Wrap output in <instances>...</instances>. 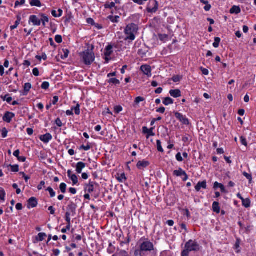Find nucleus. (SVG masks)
<instances>
[{
  "instance_id": "nucleus-1",
  "label": "nucleus",
  "mask_w": 256,
  "mask_h": 256,
  "mask_svg": "<svg viewBox=\"0 0 256 256\" xmlns=\"http://www.w3.org/2000/svg\"><path fill=\"white\" fill-rule=\"evenodd\" d=\"M138 30V27L135 24L132 23L127 25L124 31L126 35L125 40H134L136 38V35L137 34Z\"/></svg>"
},
{
  "instance_id": "nucleus-2",
  "label": "nucleus",
  "mask_w": 256,
  "mask_h": 256,
  "mask_svg": "<svg viewBox=\"0 0 256 256\" xmlns=\"http://www.w3.org/2000/svg\"><path fill=\"white\" fill-rule=\"evenodd\" d=\"M80 56L83 62L86 65H90L95 58L94 53L89 50L80 53Z\"/></svg>"
},
{
  "instance_id": "nucleus-3",
  "label": "nucleus",
  "mask_w": 256,
  "mask_h": 256,
  "mask_svg": "<svg viewBox=\"0 0 256 256\" xmlns=\"http://www.w3.org/2000/svg\"><path fill=\"white\" fill-rule=\"evenodd\" d=\"M185 249L188 251H198L200 246L196 242L195 240H190L185 244Z\"/></svg>"
},
{
  "instance_id": "nucleus-4",
  "label": "nucleus",
  "mask_w": 256,
  "mask_h": 256,
  "mask_svg": "<svg viewBox=\"0 0 256 256\" xmlns=\"http://www.w3.org/2000/svg\"><path fill=\"white\" fill-rule=\"evenodd\" d=\"M141 250L144 252H150L154 250V246L152 242L150 241H144L142 242L140 246Z\"/></svg>"
},
{
  "instance_id": "nucleus-5",
  "label": "nucleus",
  "mask_w": 256,
  "mask_h": 256,
  "mask_svg": "<svg viewBox=\"0 0 256 256\" xmlns=\"http://www.w3.org/2000/svg\"><path fill=\"white\" fill-rule=\"evenodd\" d=\"M158 2L156 0H150L149 4L147 8V10L148 12H156L158 10Z\"/></svg>"
},
{
  "instance_id": "nucleus-6",
  "label": "nucleus",
  "mask_w": 256,
  "mask_h": 256,
  "mask_svg": "<svg viewBox=\"0 0 256 256\" xmlns=\"http://www.w3.org/2000/svg\"><path fill=\"white\" fill-rule=\"evenodd\" d=\"M174 114L176 118L178 119L182 124L186 125L189 124V120L185 116H184L182 114L178 112H175Z\"/></svg>"
},
{
  "instance_id": "nucleus-7",
  "label": "nucleus",
  "mask_w": 256,
  "mask_h": 256,
  "mask_svg": "<svg viewBox=\"0 0 256 256\" xmlns=\"http://www.w3.org/2000/svg\"><path fill=\"white\" fill-rule=\"evenodd\" d=\"M140 70L144 74L148 76H151V68L148 65H143L141 66Z\"/></svg>"
},
{
  "instance_id": "nucleus-8",
  "label": "nucleus",
  "mask_w": 256,
  "mask_h": 256,
  "mask_svg": "<svg viewBox=\"0 0 256 256\" xmlns=\"http://www.w3.org/2000/svg\"><path fill=\"white\" fill-rule=\"evenodd\" d=\"M38 204V202L36 198L32 197L30 198L28 201V208H34Z\"/></svg>"
},
{
  "instance_id": "nucleus-9",
  "label": "nucleus",
  "mask_w": 256,
  "mask_h": 256,
  "mask_svg": "<svg viewBox=\"0 0 256 256\" xmlns=\"http://www.w3.org/2000/svg\"><path fill=\"white\" fill-rule=\"evenodd\" d=\"M30 22H31L34 26H40L41 24L40 20L34 15L31 16L30 18Z\"/></svg>"
},
{
  "instance_id": "nucleus-10",
  "label": "nucleus",
  "mask_w": 256,
  "mask_h": 256,
  "mask_svg": "<svg viewBox=\"0 0 256 256\" xmlns=\"http://www.w3.org/2000/svg\"><path fill=\"white\" fill-rule=\"evenodd\" d=\"M52 138V136L50 134H46L40 136V140L45 143L48 142Z\"/></svg>"
},
{
  "instance_id": "nucleus-11",
  "label": "nucleus",
  "mask_w": 256,
  "mask_h": 256,
  "mask_svg": "<svg viewBox=\"0 0 256 256\" xmlns=\"http://www.w3.org/2000/svg\"><path fill=\"white\" fill-rule=\"evenodd\" d=\"M14 116V114H12V112H7L4 115V116L3 117V120L4 121H5L7 122H10L12 120V118Z\"/></svg>"
},
{
  "instance_id": "nucleus-12",
  "label": "nucleus",
  "mask_w": 256,
  "mask_h": 256,
  "mask_svg": "<svg viewBox=\"0 0 256 256\" xmlns=\"http://www.w3.org/2000/svg\"><path fill=\"white\" fill-rule=\"evenodd\" d=\"M86 167V164L82 162H78L76 166V172L78 174H80L84 168Z\"/></svg>"
},
{
  "instance_id": "nucleus-13",
  "label": "nucleus",
  "mask_w": 256,
  "mask_h": 256,
  "mask_svg": "<svg viewBox=\"0 0 256 256\" xmlns=\"http://www.w3.org/2000/svg\"><path fill=\"white\" fill-rule=\"evenodd\" d=\"M201 188L206 189V181L198 182L197 185L195 186V188L197 192L200 190Z\"/></svg>"
},
{
  "instance_id": "nucleus-14",
  "label": "nucleus",
  "mask_w": 256,
  "mask_h": 256,
  "mask_svg": "<svg viewBox=\"0 0 256 256\" xmlns=\"http://www.w3.org/2000/svg\"><path fill=\"white\" fill-rule=\"evenodd\" d=\"M71 214H72V213L68 211H67L66 214V220L67 222L66 228L68 230H70V228L71 224L70 216Z\"/></svg>"
},
{
  "instance_id": "nucleus-15",
  "label": "nucleus",
  "mask_w": 256,
  "mask_h": 256,
  "mask_svg": "<svg viewBox=\"0 0 256 256\" xmlns=\"http://www.w3.org/2000/svg\"><path fill=\"white\" fill-rule=\"evenodd\" d=\"M170 96L174 98H178L181 96V92L179 90H172L170 91Z\"/></svg>"
},
{
  "instance_id": "nucleus-16",
  "label": "nucleus",
  "mask_w": 256,
  "mask_h": 256,
  "mask_svg": "<svg viewBox=\"0 0 256 256\" xmlns=\"http://www.w3.org/2000/svg\"><path fill=\"white\" fill-rule=\"evenodd\" d=\"M76 206L73 202H72L68 206V211L72 213V215H74L76 214Z\"/></svg>"
},
{
  "instance_id": "nucleus-17",
  "label": "nucleus",
  "mask_w": 256,
  "mask_h": 256,
  "mask_svg": "<svg viewBox=\"0 0 256 256\" xmlns=\"http://www.w3.org/2000/svg\"><path fill=\"white\" fill-rule=\"evenodd\" d=\"M154 128H151L150 129H148L146 126H144L142 128L143 132L144 134H148V136H147V138H148L150 136H154V134L153 132Z\"/></svg>"
},
{
  "instance_id": "nucleus-18",
  "label": "nucleus",
  "mask_w": 256,
  "mask_h": 256,
  "mask_svg": "<svg viewBox=\"0 0 256 256\" xmlns=\"http://www.w3.org/2000/svg\"><path fill=\"white\" fill-rule=\"evenodd\" d=\"M149 164V163L148 162L146 161H139L137 164V167L139 169H142L144 168H146L148 165Z\"/></svg>"
},
{
  "instance_id": "nucleus-19",
  "label": "nucleus",
  "mask_w": 256,
  "mask_h": 256,
  "mask_svg": "<svg viewBox=\"0 0 256 256\" xmlns=\"http://www.w3.org/2000/svg\"><path fill=\"white\" fill-rule=\"evenodd\" d=\"M96 184L94 182H90L86 186V190L90 192L91 193L94 191V185Z\"/></svg>"
},
{
  "instance_id": "nucleus-20",
  "label": "nucleus",
  "mask_w": 256,
  "mask_h": 256,
  "mask_svg": "<svg viewBox=\"0 0 256 256\" xmlns=\"http://www.w3.org/2000/svg\"><path fill=\"white\" fill-rule=\"evenodd\" d=\"M212 209L214 212L217 214H219L220 212V208L219 206V203L216 202H214L212 204Z\"/></svg>"
},
{
  "instance_id": "nucleus-21",
  "label": "nucleus",
  "mask_w": 256,
  "mask_h": 256,
  "mask_svg": "<svg viewBox=\"0 0 256 256\" xmlns=\"http://www.w3.org/2000/svg\"><path fill=\"white\" fill-rule=\"evenodd\" d=\"M240 8L239 6H234L230 10V14H238L240 12Z\"/></svg>"
},
{
  "instance_id": "nucleus-22",
  "label": "nucleus",
  "mask_w": 256,
  "mask_h": 256,
  "mask_svg": "<svg viewBox=\"0 0 256 256\" xmlns=\"http://www.w3.org/2000/svg\"><path fill=\"white\" fill-rule=\"evenodd\" d=\"M218 188H220V190L222 192H226L225 188L224 186V185L222 184H220L218 182H216L214 184V188L216 189Z\"/></svg>"
},
{
  "instance_id": "nucleus-23",
  "label": "nucleus",
  "mask_w": 256,
  "mask_h": 256,
  "mask_svg": "<svg viewBox=\"0 0 256 256\" xmlns=\"http://www.w3.org/2000/svg\"><path fill=\"white\" fill-rule=\"evenodd\" d=\"M30 4L32 6L40 7L42 6V4L40 0H31Z\"/></svg>"
},
{
  "instance_id": "nucleus-24",
  "label": "nucleus",
  "mask_w": 256,
  "mask_h": 256,
  "mask_svg": "<svg viewBox=\"0 0 256 256\" xmlns=\"http://www.w3.org/2000/svg\"><path fill=\"white\" fill-rule=\"evenodd\" d=\"M40 16L42 17L41 20H40L41 22H42L43 26H45L46 23L48 22H49V18L47 16H46L44 14H42L40 15Z\"/></svg>"
},
{
  "instance_id": "nucleus-25",
  "label": "nucleus",
  "mask_w": 256,
  "mask_h": 256,
  "mask_svg": "<svg viewBox=\"0 0 256 256\" xmlns=\"http://www.w3.org/2000/svg\"><path fill=\"white\" fill-rule=\"evenodd\" d=\"M46 236L45 233L40 232L38 234V236L36 237V240L38 242H42L44 238Z\"/></svg>"
},
{
  "instance_id": "nucleus-26",
  "label": "nucleus",
  "mask_w": 256,
  "mask_h": 256,
  "mask_svg": "<svg viewBox=\"0 0 256 256\" xmlns=\"http://www.w3.org/2000/svg\"><path fill=\"white\" fill-rule=\"evenodd\" d=\"M174 174L177 176H182L183 174H185V172L180 168L178 170H174Z\"/></svg>"
},
{
  "instance_id": "nucleus-27",
  "label": "nucleus",
  "mask_w": 256,
  "mask_h": 256,
  "mask_svg": "<svg viewBox=\"0 0 256 256\" xmlns=\"http://www.w3.org/2000/svg\"><path fill=\"white\" fill-rule=\"evenodd\" d=\"M242 206L246 208H249L250 206V200L249 198H243L242 200Z\"/></svg>"
},
{
  "instance_id": "nucleus-28",
  "label": "nucleus",
  "mask_w": 256,
  "mask_h": 256,
  "mask_svg": "<svg viewBox=\"0 0 256 256\" xmlns=\"http://www.w3.org/2000/svg\"><path fill=\"white\" fill-rule=\"evenodd\" d=\"M173 103H174L173 100L170 97L166 98L163 101V104L165 106H168V105H169L170 104H172Z\"/></svg>"
},
{
  "instance_id": "nucleus-29",
  "label": "nucleus",
  "mask_w": 256,
  "mask_h": 256,
  "mask_svg": "<svg viewBox=\"0 0 256 256\" xmlns=\"http://www.w3.org/2000/svg\"><path fill=\"white\" fill-rule=\"evenodd\" d=\"M112 47L110 45H108L106 48V52H105L106 56H110L112 54Z\"/></svg>"
},
{
  "instance_id": "nucleus-30",
  "label": "nucleus",
  "mask_w": 256,
  "mask_h": 256,
  "mask_svg": "<svg viewBox=\"0 0 256 256\" xmlns=\"http://www.w3.org/2000/svg\"><path fill=\"white\" fill-rule=\"evenodd\" d=\"M70 178L72 180L74 185L78 184V178L75 174H73V176H71Z\"/></svg>"
},
{
  "instance_id": "nucleus-31",
  "label": "nucleus",
  "mask_w": 256,
  "mask_h": 256,
  "mask_svg": "<svg viewBox=\"0 0 256 256\" xmlns=\"http://www.w3.org/2000/svg\"><path fill=\"white\" fill-rule=\"evenodd\" d=\"M220 42V38H219L218 37L215 38H214V42L213 43V46L216 48H218L219 46Z\"/></svg>"
},
{
  "instance_id": "nucleus-32",
  "label": "nucleus",
  "mask_w": 256,
  "mask_h": 256,
  "mask_svg": "<svg viewBox=\"0 0 256 256\" xmlns=\"http://www.w3.org/2000/svg\"><path fill=\"white\" fill-rule=\"evenodd\" d=\"M144 100V98L141 96H138L136 97L134 100V106H135V105L138 104L140 102H143Z\"/></svg>"
},
{
  "instance_id": "nucleus-33",
  "label": "nucleus",
  "mask_w": 256,
  "mask_h": 256,
  "mask_svg": "<svg viewBox=\"0 0 256 256\" xmlns=\"http://www.w3.org/2000/svg\"><path fill=\"white\" fill-rule=\"evenodd\" d=\"M64 54H62L61 56V58L62 59H65L68 57L69 54V50L67 49L62 50Z\"/></svg>"
},
{
  "instance_id": "nucleus-34",
  "label": "nucleus",
  "mask_w": 256,
  "mask_h": 256,
  "mask_svg": "<svg viewBox=\"0 0 256 256\" xmlns=\"http://www.w3.org/2000/svg\"><path fill=\"white\" fill-rule=\"evenodd\" d=\"M32 88V85L30 83H26L24 84V90L26 93L28 92Z\"/></svg>"
},
{
  "instance_id": "nucleus-35",
  "label": "nucleus",
  "mask_w": 256,
  "mask_h": 256,
  "mask_svg": "<svg viewBox=\"0 0 256 256\" xmlns=\"http://www.w3.org/2000/svg\"><path fill=\"white\" fill-rule=\"evenodd\" d=\"M117 179L120 182H122L126 180V178L124 174H122L120 176L117 178Z\"/></svg>"
},
{
  "instance_id": "nucleus-36",
  "label": "nucleus",
  "mask_w": 256,
  "mask_h": 256,
  "mask_svg": "<svg viewBox=\"0 0 256 256\" xmlns=\"http://www.w3.org/2000/svg\"><path fill=\"white\" fill-rule=\"evenodd\" d=\"M115 6V3L114 2H107L105 4V8H112Z\"/></svg>"
},
{
  "instance_id": "nucleus-37",
  "label": "nucleus",
  "mask_w": 256,
  "mask_h": 256,
  "mask_svg": "<svg viewBox=\"0 0 256 256\" xmlns=\"http://www.w3.org/2000/svg\"><path fill=\"white\" fill-rule=\"evenodd\" d=\"M66 184L62 183L60 184V190L61 192L62 193H65L66 192Z\"/></svg>"
},
{
  "instance_id": "nucleus-38",
  "label": "nucleus",
  "mask_w": 256,
  "mask_h": 256,
  "mask_svg": "<svg viewBox=\"0 0 256 256\" xmlns=\"http://www.w3.org/2000/svg\"><path fill=\"white\" fill-rule=\"evenodd\" d=\"M6 193L4 189L0 188V199L2 200H4Z\"/></svg>"
},
{
  "instance_id": "nucleus-39",
  "label": "nucleus",
  "mask_w": 256,
  "mask_h": 256,
  "mask_svg": "<svg viewBox=\"0 0 256 256\" xmlns=\"http://www.w3.org/2000/svg\"><path fill=\"white\" fill-rule=\"evenodd\" d=\"M20 18L19 16H18V20L15 22L14 25L12 26H10V29L12 30H14V29L18 27V26L20 24Z\"/></svg>"
},
{
  "instance_id": "nucleus-40",
  "label": "nucleus",
  "mask_w": 256,
  "mask_h": 256,
  "mask_svg": "<svg viewBox=\"0 0 256 256\" xmlns=\"http://www.w3.org/2000/svg\"><path fill=\"white\" fill-rule=\"evenodd\" d=\"M156 145H157L158 150L159 152H163L164 150L161 146V142H160V140H156Z\"/></svg>"
},
{
  "instance_id": "nucleus-41",
  "label": "nucleus",
  "mask_w": 256,
  "mask_h": 256,
  "mask_svg": "<svg viewBox=\"0 0 256 256\" xmlns=\"http://www.w3.org/2000/svg\"><path fill=\"white\" fill-rule=\"evenodd\" d=\"M240 245V240L239 239H237L236 243L234 245V248L237 250L236 252L239 253L240 252V250H239Z\"/></svg>"
},
{
  "instance_id": "nucleus-42",
  "label": "nucleus",
  "mask_w": 256,
  "mask_h": 256,
  "mask_svg": "<svg viewBox=\"0 0 256 256\" xmlns=\"http://www.w3.org/2000/svg\"><path fill=\"white\" fill-rule=\"evenodd\" d=\"M108 82L112 83V84H120V80H117L116 78H112L108 80Z\"/></svg>"
},
{
  "instance_id": "nucleus-43",
  "label": "nucleus",
  "mask_w": 256,
  "mask_h": 256,
  "mask_svg": "<svg viewBox=\"0 0 256 256\" xmlns=\"http://www.w3.org/2000/svg\"><path fill=\"white\" fill-rule=\"evenodd\" d=\"M46 190L49 192L51 197L52 198L55 196V195H56L55 192L54 191L53 189L51 187L48 188L46 189Z\"/></svg>"
},
{
  "instance_id": "nucleus-44",
  "label": "nucleus",
  "mask_w": 256,
  "mask_h": 256,
  "mask_svg": "<svg viewBox=\"0 0 256 256\" xmlns=\"http://www.w3.org/2000/svg\"><path fill=\"white\" fill-rule=\"evenodd\" d=\"M80 104H77L75 108H73V110H74L75 114L76 115H79L80 114Z\"/></svg>"
},
{
  "instance_id": "nucleus-45",
  "label": "nucleus",
  "mask_w": 256,
  "mask_h": 256,
  "mask_svg": "<svg viewBox=\"0 0 256 256\" xmlns=\"http://www.w3.org/2000/svg\"><path fill=\"white\" fill-rule=\"evenodd\" d=\"M240 139L242 144L243 145H244V146H247L248 143H247L246 138L244 137L243 136H240Z\"/></svg>"
},
{
  "instance_id": "nucleus-46",
  "label": "nucleus",
  "mask_w": 256,
  "mask_h": 256,
  "mask_svg": "<svg viewBox=\"0 0 256 256\" xmlns=\"http://www.w3.org/2000/svg\"><path fill=\"white\" fill-rule=\"evenodd\" d=\"M8 132L6 128H2V138L6 137Z\"/></svg>"
},
{
  "instance_id": "nucleus-47",
  "label": "nucleus",
  "mask_w": 256,
  "mask_h": 256,
  "mask_svg": "<svg viewBox=\"0 0 256 256\" xmlns=\"http://www.w3.org/2000/svg\"><path fill=\"white\" fill-rule=\"evenodd\" d=\"M49 83L46 82H44L42 84V88L44 90H46L49 87Z\"/></svg>"
},
{
  "instance_id": "nucleus-48",
  "label": "nucleus",
  "mask_w": 256,
  "mask_h": 256,
  "mask_svg": "<svg viewBox=\"0 0 256 256\" xmlns=\"http://www.w3.org/2000/svg\"><path fill=\"white\" fill-rule=\"evenodd\" d=\"M55 40L56 42L60 44L62 42V37L60 35H56L55 37Z\"/></svg>"
},
{
  "instance_id": "nucleus-49",
  "label": "nucleus",
  "mask_w": 256,
  "mask_h": 256,
  "mask_svg": "<svg viewBox=\"0 0 256 256\" xmlns=\"http://www.w3.org/2000/svg\"><path fill=\"white\" fill-rule=\"evenodd\" d=\"M12 171L17 172L18 171V166L17 164L10 166Z\"/></svg>"
},
{
  "instance_id": "nucleus-50",
  "label": "nucleus",
  "mask_w": 256,
  "mask_h": 256,
  "mask_svg": "<svg viewBox=\"0 0 256 256\" xmlns=\"http://www.w3.org/2000/svg\"><path fill=\"white\" fill-rule=\"evenodd\" d=\"M174 82H178L182 79V77L179 76H174L172 78Z\"/></svg>"
},
{
  "instance_id": "nucleus-51",
  "label": "nucleus",
  "mask_w": 256,
  "mask_h": 256,
  "mask_svg": "<svg viewBox=\"0 0 256 256\" xmlns=\"http://www.w3.org/2000/svg\"><path fill=\"white\" fill-rule=\"evenodd\" d=\"M114 111L116 112L118 114L122 110V108L120 106H117L114 107Z\"/></svg>"
},
{
  "instance_id": "nucleus-52",
  "label": "nucleus",
  "mask_w": 256,
  "mask_h": 256,
  "mask_svg": "<svg viewBox=\"0 0 256 256\" xmlns=\"http://www.w3.org/2000/svg\"><path fill=\"white\" fill-rule=\"evenodd\" d=\"M142 252H143L142 250H141L140 248V250H136L134 252V256H142Z\"/></svg>"
},
{
  "instance_id": "nucleus-53",
  "label": "nucleus",
  "mask_w": 256,
  "mask_h": 256,
  "mask_svg": "<svg viewBox=\"0 0 256 256\" xmlns=\"http://www.w3.org/2000/svg\"><path fill=\"white\" fill-rule=\"evenodd\" d=\"M176 159L178 162H182L183 160V158H182L180 152H178L176 154Z\"/></svg>"
},
{
  "instance_id": "nucleus-54",
  "label": "nucleus",
  "mask_w": 256,
  "mask_h": 256,
  "mask_svg": "<svg viewBox=\"0 0 256 256\" xmlns=\"http://www.w3.org/2000/svg\"><path fill=\"white\" fill-rule=\"evenodd\" d=\"M25 2V0H22L20 2L18 1H16L15 2V7H16L20 5H23L24 4Z\"/></svg>"
},
{
  "instance_id": "nucleus-55",
  "label": "nucleus",
  "mask_w": 256,
  "mask_h": 256,
  "mask_svg": "<svg viewBox=\"0 0 256 256\" xmlns=\"http://www.w3.org/2000/svg\"><path fill=\"white\" fill-rule=\"evenodd\" d=\"M56 124L58 127H61L62 125V122L59 118H58L56 120Z\"/></svg>"
},
{
  "instance_id": "nucleus-56",
  "label": "nucleus",
  "mask_w": 256,
  "mask_h": 256,
  "mask_svg": "<svg viewBox=\"0 0 256 256\" xmlns=\"http://www.w3.org/2000/svg\"><path fill=\"white\" fill-rule=\"evenodd\" d=\"M32 73L35 76H38L39 75V71H38V68H34L32 70Z\"/></svg>"
},
{
  "instance_id": "nucleus-57",
  "label": "nucleus",
  "mask_w": 256,
  "mask_h": 256,
  "mask_svg": "<svg viewBox=\"0 0 256 256\" xmlns=\"http://www.w3.org/2000/svg\"><path fill=\"white\" fill-rule=\"evenodd\" d=\"M201 70H202V74L204 75L207 76L209 72L207 69L201 68Z\"/></svg>"
},
{
  "instance_id": "nucleus-58",
  "label": "nucleus",
  "mask_w": 256,
  "mask_h": 256,
  "mask_svg": "<svg viewBox=\"0 0 256 256\" xmlns=\"http://www.w3.org/2000/svg\"><path fill=\"white\" fill-rule=\"evenodd\" d=\"M80 148L83 149L84 150H88L90 148V145H87L86 146L82 145L80 146Z\"/></svg>"
},
{
  "instance_id": "nucleus-59",
  "label": "nucleus",
  "mask_w": 256,
  "mask_h": 256,
  "mask_svg": "<svg viewBox=\"0 0 256 256\" xmlns=\"http://www.w3.org/2000/svg\"><path fill=\"white\" fill-rule=\"evenodd\" d=\"M45 184V182L44 181H42L40 184L38 186V190H41L42 188V186H44Z\"/></svg>"
},
{
  "instance_id": "nucleus-60",
  "label": "nucleus",
  "mask_w": 256,
  "mask_h": 256,
  "mask_svg": "<svg viewBox=\"0 0 256 256\" xmlns=\"http://www.w3.org/2000/svg\"><path fill=\"white\" fill-rule=\"evenodd\" d=\"M87 22L92 25L95 24V22L92 18H88L87 19Z\"/></svg>"
},
{
  "instance_id": "nucleus-61",
  "label": "nucleus",
  "mask_w": 256,
  "mask_h": 256,
  "mask_svg": "<svg viewBox=\"0 0 256 256\" xmlns=\"http://www.w3.org/2000/svg\"><path fill=\"white\" fill-rule=\"evenodd\" d=\"M189 252L184 249L182 252V256H188Z\"/></svg>"
},
{
  "instance_id": "nucleus-62",
  "label": "nucleus",
  "mask_w": 256,
  "mask_h": 256,
  "mask_svg": "<svg viewBox=\"0 0 256 256\" xmlns=\"http://www.w3.org/2000/svg\"><path fill=\"white\" fill-rule=\"evenodd\" d=\"M156 112H158L163 114L165 112V108L164 107H161V108L157 109Z\"/></svg>"
},
{
  "instance_id": "nucleus-63",
  "label": "nucleus",
  "mask_w": 256,
  "mask_h": 256,
  "mask_svg": "<svg viewBox=\"0 0 256 256\" xmlns=\"http://www.w3.org/2000/svg\"><path fill=\"white\" fill-rule=\"evenodd\" d=\"M206 6L204 7V9L206 11H209L211 8V6L208 4V2L206 4H205Z\"/></svg>"
},
{
  "instance_id": "nucleus-64",
  "label": "nucleus",
  "mask_w": 256,
  "mask_h": 256,
  "mask_svg": "<svg viewBox=\"0 0 256 256\" xmlns=\"http://www.w3.org/2000/svg\"><path fill=\"white\" fill-rule=\"evenodd\" d=\"M16 208L18 210H21L22 209V205L20 203H18L16 204Z\"/></svg>"
}]
</instances>
